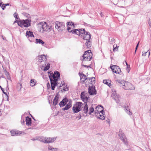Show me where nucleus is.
<instances>
[{
    "instance_id": "obj_31",
    "label": "nucleus",
    "mask_w": 151,
    "mask_h": 151,
    "mask_svg": "<svg viewBox=\"0 0 151 151\" xmlns=\"http://www.w3.org/2000/svg\"><path fill=\"white\" fill-rule=\"evenodd\" d=\"M94 111V109L93 106H91L89 108V111L88 112V113L89 115H91V113Z\"/></svg>"
},
{
    "instance_id": "obj_7",
    "label": "nucleus",
    "mask_w": 151,
    "mask_h": 151,
    "mask_svg": "<svg viewBox=\"0 0 151 151\" xmlns=\"http://www.w3.org/2000/svg\"><path fill=\"white\" fill-rule=\"evenodd\" d=\"M110 68L113 72L118 74L120 73L121 69L118 66L116 65H111Z\"/></svg>"
},
{
    "instance_id": "obj_1",
    "label": "nucleus",
    "mask_w": 151,
    "mask_h": 151,
    "mask_svg": "<svg viewBox=\"0 0 151 151\" xmlns=\"http://www.w3.org/2000/svg\"><path fill=\"white\" fill-rule=\"evenodd\" d=\"M78 35L80 36L84 40H88L91 38V35L89 32H86L85 29H78Z\"/></svg>"
},
{
    "instance_id": "obj_56",
    "label": "nucleus",
    "mask_w": 151,
    "mask_h": 151,
    "mask_svg": "<svg viewBox=\"0 0 151 151\" xmlns=\"http://www.w3.org/2000/svg\"><path fill=\"white\" fill-rule=\"evenodd\" d=\"M21 123L22 125H24L25 121H24V120H22V119H21Z\"/></svg>"
},
{
    "instance_id": "obj_64",
    "label": "nucleus",
    "mask_w": 151,
    "mask_h": 151,
    "mask_svg": "<svg viewBox=\"0 0 151 151\" xmlns=\"http://www.w3.org/2000/svg\"><path fill=\"white\" fill-rule=\"evenodd\" d=\"M4 5L5 6H9V3L7 4H4Z\"/></svg>"
},
{
    "instance_id": "obj_20",
    "label": "nucleus",
    "mask_w": 151,
    "mask_h": 151,
    "mask_svg": "<svg viewBox=\"0 0 151 151\" xmlns=\"http://www.w3.org/2000/svg\"><path fill=\"white\" fill-rule=\"evenodd\" d=\"M85 105L84 106L83 110L85 114H87L88 112V108L87 104L86 102H85Z\"/></svg>"
},
{
    "instance_id": "obj_19",
    "label": "nucleus",
    "mask_w": 151,
    "mask_h": 151,
    "mask_svg": "<svg viewBox=\"0 0 151 151\" xmlns=\"http://www.w3.org/2000/svg\"><path fill=\"white\" fill-rule=\"evenodd\" d=\"M25 121L27 125L29 126H31L32 124V119L29 116H27L26 117Z\"/></svg>"
},
{
    "instance_id": "obj_35",
    "label": "nucleus",
    "mask_w": 151,
    "mask_h": 151,
    "mask_svg": "<svg viewBox=\"0 0 151 151\" xmlns=\"http://www.w3.org/2000/svg\"><path fill=\"white\" fill-rule=\"evenodd\" d=\"M65 25L64 24L62 26H61L58 29V31H59L60 32H62L63 29H65Z\"/></svg>"
},
{
    "instance_id": "obj_13",
    "label": "nucleus",
    "mask_w": 151,
    "mask_h": 151,
    "mask_svg": "<svg viewBox=\"0 0 151 151\" xmlns=\"http://www.w3.org/2000/svg\"><path fill=\"white\" fill-rule=\"evenodd\" d=\"M113 99L115 100L116 103H119L120 99V97L119 96L117 95L116 93V91H114L112 93Z\"/></svg>"
},
{
    "instance_id": "obj_63",
    "label": "nucleus",
    "mask_w": 151,
    "mask_h": 151,
    "mask_svg": "<svg viewBox=\"0 0 151 151\" xmlns=\"http://www.w3.org/2000/svg\"><path fill=\"white\" fill-rule=\"evenodd\" d=\"M88 52V53H89L91 54V55H92V53L91 52V50H88L87 51Z\"/></svg>"
},
{
    "instance_id": "obj_18",
    "label": "nucleus",
    "mask_w": 151,
    "mask_h": 151,
    "mask_svg": "<svg viewBox=\"0 0 151 151\" xmlns=\"http://www.w3.org/2000/svg\"><path fill=\"white\" fill-rule=\"evenodd\" d=\"M59 95L58 93L55 96L53 101V104L56 105L57 104L58 101Z\"/></svg>"
},
{
    "instance_id": "obj_49",
    "label": "nucleus",
    "mask_w": 151,
    "mask_h": 151,
    "mask_svg": "<svg viewBox=\"0 0 151 151\" xmlns=\"http://www.w3.org/2000/svg\"><path fill=\"white\" fill-rule=\"evenodd\" d=\"M139 41L137 44V45H136V47H135V53L136 52V50H137L138 47V46H139Z\"/></svg>"
},
{
    "instance_id": "obj_22",
    "label": "nucleus",
    "mask_w": 151,
    "mask_h": 151,
    "mask_svg": "<svg viewBox=\"0 0 151 151\" xmlns=\"http://www.w3.org/2000/svg\"><path fill=\"white\" fill-rule=\"evenodd\" d=\"M55 27L56 28L58 29L61 26L63 25L64 24L63 22H58L57 21L55 22Z\"/></svg>"
},
{
    "instance_id": "obj_54",
    "label": "nucleus",
    "mask_w": 151,
    "mask_h": 151,
    "mask_svg": "<svg viewBox=\"0 0 151 151\" xmlns=\"http://www.w3.org/2000/svg\"><path fill=\"white\" fill-rule=\"evenodd\" d=\"M148 24H149V26L150 27H151V21H150V19H149L148 21Z\"/></svg>"
},
{
    "instance_id": "obj_53",
    "label": "nucleus",
    "mask_w": 151,
    "mask_h": 151,
    "mask_svg": "<svg viewBox=\"0 0 151 151\" xmlns=\"http://www.w3.org/2000/svg\"><path fill=\"white\" fill-rule=\"evenodd\" d=\"M86 76L84 75V74H82V79L83 78H84L85 79H86Z\"/></svg>"
},
{
    "instance_id": "obj_23",
    "label": "nucleus",
    "mask_w": 151,
    "mask_h": 151,
    "mask_svg": "<svg viewBox=\"0 0 151 151\" xmlns=\"http://www.w3.org/2000/svg\"><path fill=\"white\" fill-rule=\"evenodd\" d=\"M10 132L11 135L12 136H17L19 134L18 131L15 130H12Z\"/></svg>"
},
{
    "instance_id": "obj_40",
    "label": "nucleus",
    "mask_w": 151,
    "mask_h": 151,
    "mask_svg": "<svg viewBox=\"0 0 151 151\" xmlns=\"http://www.w3.org/2000/svg\"><path fill=\"white\" fill-rule=\"evenodd\" d=\"M115 39L111 37H110L109 38V42L110 44H113L114 43Z\"/></svg>"
},
{
    "instance_id": "obj_46",
    "label": "nucleus",
    "mask_w": 151,
    "mask_h": 151,
    "mask_svg": "<svg viewBox=\"0 0 151 151\" xmlns=\"http://www.w3.org/2000/svg\"><path fill=\"white\" fill-rule=\"evenodd\" d=\"M14 17L16 19H18V15L17 13H15L14 15Z\"/></svg>"
},
{
    "instance_id": "obj_34",
    "label": "nucleus",
    "mask_w": 151,
    "mask_h": 151,
    "mask_svg": "<svg viewBox=\"0 0 151 151\" xmlns=\"http://www.w3.org/2000/svg\"><path fill=\"white\" fill-rule=\"evenodd\" d=\"M85 96L84 95V92H82L81 93V99H82V101H83L84 102H85Z\"/></svg>"
},
{
    "instance_id": "obj_16",
    "label": "nucleus",
    "mask_w": 151,
    "mask_h": 151,
    "mask_svg": "<svg viewBox=\"0 0 151 151\" xmlns=\"http://www.w3.org/2000/svg\"><path fill=\"white\" fill-rule=\"evenodd\" d=\"M72 104V101L71 100H69V102L67 104H66V106L65 107L62 109V110H68L71 107Z\"/></svg>"
},
{
    "instance_id": "obj_45",
    "label": "nucleus",
    "mask_w": 151,
    "mask_h": 151,
    "mask_svg": "<svg viewBox=\"0 0 151 151\" xmlns=\"http://www.w3.org/2000/svg\"><path fill=\"white\" fill-rule=\"evenodd\" d=\"M104 114H100V118L99 119H100L102 120H104L105 119V116L104 115Z\"/></svg>"
},
{
    "instance_id": "obj_48",
    "label": "nucleus",
    "mask_w": 151,
    "mask_h": 151,
    "mask_svg": "<svg viewBox=\"0 0 151 151\" xmlns=\"http://www.w3.org/2000/svg\"><path fill=\"white\" fill-rule=\"evenodd\" d=\"M52 151H57L58 150V148H53L52 147Z\"/></svg>"
},
{
    "instance_id": "obj_42",
    "label": "nucleus",
    "mask_w": 151,
    "mask_h": 151,
    "mask_svg": "<svg viewBox=\"0 0 151 151\" xmlns=\"http://www.w3.org/2000/svg\"><path fill=\"white\" fill-rule=\"evenodd\" d=\"M126 64L127 65V68L126 69V70L128 73H129L130 71V65H128L127 63L125 61Z\"/></svg>"
},
{
    "instance_id": "obj_37",
    "label": "nucleus",
    "mask_w": 151,
    "mask_h": 151,
    "mask_svg": "<svg viewBox=\"0 0 151 151\" xmlns=\"http://www.w3.org/2000/svg\"><path fill=\"white\" fill-rule=\"evenodd\" d=\"M118 47L119 46H117L116 44H114L113 46V51H117Z\"/></svg>"
},
{
    "instance_id": "obj_4",
    "label": "nucleus",
    "mask_w": 151,
    "mask_h": 151,
    "mask_svg": "<svg viewBox=\"0 0 151 151\" xmlns=\"http://www.w3.org/2000/svg\"><path fill=\"white\" fill-rule=\"evenodd\" d=\"M38 27L40 28H42L43 31H48L49 32L52 29V27L51 26L48 25L46 22L40 23L38 24Z\"/></svg>"
},
{
    "instance_id": "obj_47",
    "label": "nucleus",
    "mask_w": 151,
    "mask_h": 151,
    "mask_svg": "<svg viewBox=\"0 0 151 151\" xmlns=\"http://www.w3.org/2000/svg\"><path fill=\"white\" fill-rule=\"evenodd\" d=\"M113 3L114 5H117L119 0H113Z\"/></svg>"
},
{
    "instance_id": "obj_2",
    "label": "nucleus",
    "mask_w": 151,
    "mask_h": 151,
    "mask_svg": "<svg viewBox=\"0 0 151 151\" xmlns=\"http://www.w3.org/2000/svg\"><path fill=\"white\" fill-rule=\"evenodd\" d=\"M30 19H26L25 20H20L19 21H16V22H17L18 26L23 28V26L25 27H28L31 26ZM16 21H15L16 22Z\"/></svg>"
},
{
    "instance_id": "obj_51",
    "label": "nucleus",
    "mask_w": 151,
    "mask_h": 151,
    "mask_svg": "<svg viewBox=\"0 0 151 151\" xmlns=\"http://www.w3.org/2000/svg\"><path fill=\"white\" fill-rule=\"evenodd\" d=\"M52 148L51 146L50 145H49L48 147V149L49 150H52Z\"/></svg>"
},
{
    "instance_id": "obj_6",
    "label": "nucleus",
    "mask_w": 151,
    "mask_h": 151,
    "mask_svg": "<svg viewBox=\"0 0 151 151\" xmlns=\"http://www.w3.org/2000/svg\"><path fill=\"white\" fill-rule=\"evenodd\" d=\"M88 93L90 95H95L96 94L97 91L95 86H89L88 89Z\"/></svg>"
},
{
    "instance_id": "obj_30",
    "label": "nucleus",
    "mask_w": 151,
    "mask_h": 151,
    "mask_svg": "<svg viewBox=\"0 0 151 151\" xmlns=\"http://www.w3.org/2000/svg\"><path fill=\"white\" fill-rule=\"evenodd\" d=\"M62 86H63V90L65 91H67L69 89L68 87H67V85H66V86H65V83H62Z\"/></svg>"
},
{
    "instance_id": "obj_38",
    "label": "nucleus",
    "mask_w": 151,
    "mask_h": 151,
    "mask_svg": "<svg viewBox=\"0 0 151 151\" xmlns=\"http://www.w3.org/2000/svg\"><path fill=\"white\" fill-rule=\"evenodd\" d=\"M118 47L119 46H117L116 44H114L113 46V51H117Z\"/></svg>"
},
{
    "instance_id": "obj_62",
    "label": "nucleus",
    "mask_w": 151,
    "mask_h": 151,
    "mask_svg": "<svg viewBox=\"0 0 151 151\" xmlns=\"http://www.w3.org/2000/svg\"><path fill=\"white\" fill-rule=\"evenodd\" d=\"M85 101H87L88 99V98L87 96H86L85 97Z\"/></svg>"
},
{
    "instance_id": "obj_21",
    "label": "nucleus",
    "mask_w": 151,
    "mask_h": 151,
    "mask_svg": "<svg viewBox=\"0 0 151 151\" xmlns=\"http://www.w3.org/2000/svg\"><path fill=\"white\" fill-rule=\"evenodd\" d=\"M116 5L118 6L122 7L125 4V1L124 0H119Z\"/></svg>"
},
{
    "instance_id": "obj_41",
    "label": "nucleus",
    "mask_w": 151,
    "mask_h": 151,
    "mask_svg": "<svg viewBox=\"0 0 151 151\" xmlns=\"http://www.w3.org/2000/svg\"><path fill=\"white\" fill-rule=\"evenodd\" d=\"M35 83L34 79H32L30 81V86H34L35 85Z\"/></svg>"
},
{
    "instance_id": "obj_52",
    "label": "nucleus",
    "mask_w": 151,
    "mask_h": 151,
    "mask_svg": "<svg viewBox=\"0 0 151 151\" xmlns=\"http://www.w3.org/2000/svg\"><path fill=\"white\" fill-rule=\"evenodd\" d=\"M68 27L67 28V30L69 32H70V31L71 30V28L69 26H67Z\"/></svg>"
},
{
    "instance_id": "obj_26",
    "label": "nucleus",
    "mask_w": 151,
    "mask_h": 151,
    "mask_svg": "<svg viewBox=\"0 0 151 151\" xmlns=\"http://www.w3.org/2000/svg\"><path fill=\"white\" fill-rule=\"evenodd\" d=\"M88 41L86 42V45L88 48H89L91 47V42L89 40H87Z\"/></svg>"
},
{
    "instance_id": "obj_32",
    "label": "nucleus",
    "mask_w": 151,
    "mask_h": 151,
    "mask_svg": "<svg viewBox=\"0 0 151 151\" xmlns=\"http://www.w3.org/2000/svg\"><path fill=\"white\" fill-rule=\"evenodd\" d=\"M126 111L129 115H131L132 114V113L130 111V109L128 106H127L126 108Z\"/></svg>"
},
{
    "instance_id": "obj_61",
    "label": "nucleus",
    "mask_w": 151,
    "mask_h": 151,
    "mask_svg": "<svg viewBox=\"0 0 151 151\" xmlns=\"http://www.w3.org/2000/svg\"><path fill=\"white\" fill-rule=\"evenodd\" d=\"M83 66L84 67H87V68H88L89 67H90V66H88L86 65H83Z\"/></svg>"
},
{
    "instance_id": "obj_28",
    "label": "nucleus",
    "mask_w": 151,
    "mask_h": 151,
    "mask_svg": "<svg viewBox=\"0 0 151 151\" xmlns=\"http://www.w3.org/2000/svg\"><path fill=\"white\" fill-rule=\"evenodd\" d=\"M45 67L44 69V71H46L49 69L50 67V64L49 63H47L45 62Z\"/></svg>"
},
{
    "instance_id": "obj_36",
    "label": "nucleus",
    "mask_w": 151,
    "mask_h": 151,
    "mask_svg": "<svg viewBox=\"0 0 151 151\" xmlns=\"http://www.w3.org/2000/svg\"><path fill=\"white\" fill-rule=\"evenodd\" d=\"M95 114L96 118L98 119H99L100 118V114L99 112L95 110Z\"/></svg>"
},
{
    "instance_id": "obj_11",
    "label": "nucleus",
    "mask_w": 151,
    "mask_h": 151,
    "mask_svg": "<svg viewBox=\"0 0 151 151\" xmlns=\"http://www.w3.org/2000/svg\"><path fill=\"white\" fill-rule=\"evenodd\" d=\"M56 137L45 138L44 139H43L42 141L45 143H49L54 142L56 139Z\"/></svg>"
},
{
    "instance_id": "obj_39",
    "label": "nucleus",
    "mask_w": 151,
    "mask_h": 151,
    "mask_svg": "<svg viewBox=\"0 0 151 151\" xmlns=\"http://www.w3.org/2000/svg\"><path fill=\"white\" fill-rule=\"evenodd\" d=\"M0 88H1L2 91L3 92V93H4V94H5L6 95V96L7 100H8L9 97H8V95L7 93H6L4 91V89L2 88L0 85Z\"/></svg>"
},
{
    "instance_id": "obj_27",
    "label": "nucleus",
    "mask_w": 151,
    "mask_h": 151,
    "mask_svg": "<svg viewBox=\"0 0 151 151\" xmlns=\"http://www.w3.org/2000/svg\"><path fill=\"white\" fill-rule=\"evenodd\" d=\"M36 43H39L43 45L45 44L44 42L42 40L40 39H36Z\"/></svg>"
},
{
    "instance_id": "obj_60",
    "label": "nucleus",
    "mask_w": 151,
    "mask_h": 151,
    "mask_svg": "<svg viewBox=\"0 0 151 151\" xmlns=\"http://www.w3.org/2000/svg\"><path fill=\"white\" fill-rule=\"evenodd\" d=\"M117 81L119 83H121V84H122V81H121L120 80H118Z\"/></svg>"
},
{
    "instance_id": "obj_12",
    "label": "nucleus",
    "mask_w": 151,
    "mask_h": 151,
    "mask_svg": "<svg viewBox=\"0 0 151 151\" xmlns=\"http://www.w3.org/2000/svg\"><path fill=\"white\" fill-rule=\"evenodd\" d=\"M26 36L27 37L29 40L30 42H32V39L34 38V36L33 34V32L30 31H27L26 33Z\"/></svg>"
},
{
    "instance_id": "obj_17",
    "label": "nucleus",
    "mask_w": 151,
    "mask_h": 151,
    "mask_svg": "<svg viewBox=\"0 0 151 151\" xmlns=\"http://www.w3.org/2000/svg\"><path fill=\"white\" fill-rule=\"evenodd\" d=\"M125 87H123V88L125 90H131L132 85L130 83L128 82L125 81Z\"/></svg>"
},
{
    "instance_id": "obj_14",
    "label": "nucleus",
    "mask_w": 151,
    "mask_h": 151,
    "mask_svg": "<svg viewBox=\"0 0 151 151\" xmlns=\"http://www.w3.org/2000/svg\"><path fill=\"white\" fill-rule=\"evenodd\" d=\"M69 101L68 98H65L60 102L59 105L60 107H63L66 105L68 102H69Z\"/></svg>"
},
{
    "instance_id": "obj_33",
    "label": "nucleus",
    "mask_w": 151,
    "mask_h": 151,
    "mask_svg": "<svg viewBox=\"0 0 151 151\" xmlns=\"http://www.w3.org/2000/svg\"><path fill=\"white\" fill-rule=\"evenodd\" d=\"M103 106L101 105L100 106H97L95 108V109H97V111L99 112L100 110H101V109H103Z\"/></svg>"
},
{
    "instance_id": "obj_55",
    "label": "nucleus",
    "mask_w": 151,
    "mask_h": 151,
    "mask_svg": "<svg viewBox=\"0 0 151 151\" xmlns=\"http://www.w3.org/2000/svg\"><path fill=\"white\" fill-rule=\"evenodd\" d=\"M148 51H149V50H148L147 51V52H145L144 53L142 52V55L143 56H145L146 55V54L147 53V52H148Z\"/></svg>"
},
{
    "instance_id": "obj_57",
    "label": "nucleus",
    "mask_w": 151,
    "mask_h": 151,
    "mask_svg": "<svg viewBox=\"0 0 151 151\" xmlns=\"http://www.w3.org/2000/svg\"><path fill=\"white\" fill-rule=\"evenodd\" d=\"M18 85V86L20 88V89H21L22 87V84L20 83H19Z\"/></svg>"
},
{
    "instance_id": "obj_58",
    "label": "nucleus",
    "mask_w": 151,
    "mask_h": 151,
    "mask_svg": "<svg viewBox=\"0 0 151 151\" xmlns=\"http://www.w3.org/2000/svg\"><path fill=\"white\" fill-rule=\"evenodd\" d=\"M79 116H77L76 117V118H79L78 119H81V114H79Z\"/></svg>"
},
{
    "instance_id": "obj_44",
    "label": "nucleus",
    "mask_w": 151,
    "mask_h": 151,
    "mask_svg": "<svg viewBox=\"0 0 151 151\" xmlns=\"http://www.w3.org/2000/svg\"><path fill=\"white\" fill-rule=\"evenodd\" d=\"M103 83L109 86L111 84V83L110 82H108L106 80H104L103 81Z\"/></svg>"
},
{
    "instance_id": "obj_15",
    "label": "nucleus",
    "mask_w": 151,
    "mask_h": 151,
    "mask_svg": "<svg viewBox=\"0 0 151 151\" xmlns=\"http://www.w3.org/2000/svg\"><path fill=\"white\" fill-rule=\"evenodd\" d=\"M39 62L41 63L42 61H46L47 58L45 55H39L38 57Z\"/></svg>"
},
{
    "instance_id": "obj_5",
    "label": "nucleus",
    "mask_w": 151,
    "mask_h": 151,
    "mask_svg": "<svg viewBox=\"0 0 151 151\" xmlns=\"http://www.w3.org/2000/svg\"><path fill=\"white\" fill-rule=\"evenodd\" d=\"M119 136L120 137V138L124 143V144L126 145H128V142L126 137L124 134L123 133L122 131H119Z\"/></svg>"
},
{
    "instance_id": "obj_8",
    "label": "nucleus",
    "mask_w": 151,
    "mask_h": 151,
    "mask_svg": "<svg viewBox=\"0 0 151 151\" xmlns=\"http://www.w3.org/2000/svg\"><path fill=\"white\" fill-rule=\"evenodd\" d=\"M49 77L50 81L53 80V77H54V79H55L56 78H60V73L59 72L55 71L54 72V74L52 73H50V74L49 75Z\"/></svg>"
},
{
    "instance_id": "obj_9",
    "label": "nucleus",
    "mask_w": 151,
    "mask_h": 151,
    "mask_svg": "<svg viewBox=\"0 0 151 151\" xmlns=\"http://www.w3.org/2000/svg\"><path fill=\"white\" fill-rule=\"evenodd\" d=\"M88 52L86 51L84 54L83 55V61L84 60L89 61L91 59V55L90 54L88 53Z\"/></svg>"
},
{
    "instance_id": "obj_50",
    "label": "nucleus",
    "mask_w": 151,
    "mask_h": 151,
    "mask_svg": "<svg viewBox=\"0 0 151 151\" xmlns=\"http://www.w3.org/2000/svg\"><path fill=\"white\" fill-rule=\"evenodd\" d=\"M99 112L100 113H101V114H104L105 115V114H104V109H102V110H100Z\"/></svg>"
},
{
    "instance_id": "obj_43",
    "label": "nucleus",
    "mask_w": 151,
    "mask_h": 151,
    "mask_svg": "<svg viewBox=\"0 0 151 151\" xmlns=\"http://www.w3.org/2000/svg\"><path fill=\"white\" fill-rule=\"evenodd\" d=\"M5 75L7 77V79L11 80V78L9 76V74L8 72H7V73H5Z\"/></svg>"
},
{
    "instance_id": "obj_59",
    "label": "nucleus",
    "mask_w": 151,
    "mask_h": 151,
    "mask_svg": "<svg viewBox=\"0 0 151 151\" xmlns=\"http://www.w3.org/2000/svg\"><path fill=\"white\" fill-rule=\"evenodd\" d=\"M1 7L2 8V9L3 10H4L5 9L6 6H5V5L4 6H3L2 5L1 6Z\"/></svg>"
},
{
    "instance_id": "obj_24",
    "label": "nucleus",
    "mask_w": 151,
    "mask_h": 151,
    "mask_svg": "<svg viewBox=\"0 0 151 151\" xmlns=\"http://www.w3.org/2000/svg\"><path fill=\"white\" fill-rule=\"evenodd\" d=\"M86 80L89 81L91 82H92V81H95V78L94 77H92L91 78H86V79H84V80L83 81V83Z\"/></svg>"
},
{
    "instance_id": "obj_25",
    "label": "nucleus",
    "mask_w": 151,
    "mask_h": 151,
    "mask_svg": "<svg viewBox=\"0 0 151 151\" xmlns=\"http://www.w3.org/2000/svg\"><path fill=\"white\" fill-rule=\"evenodd\" d=\"M78 29H75L71 30L70 31V33H72V34H76L78 35L79 31Z\"/></svg>"
},
{
    "instance_id": "obj_3",
    "label": "nucleus",
    "mask_w": 151,
    "mask_h": 151,
    "mask_svg": "<svg viewBox=\"0 0 151 151\" xmlns=\"http://www.w3.org/2000/svg\"><path fill=\"white\" fill-rule=\"evenodd\" d=\"M82 103L81 102H76L72 108L73 111L75 113L79 112L82 109Z\"/></svg>"
},
{
    "instance_id": "obj_10",
    "label": "nucleus",
    "mask_w": 151,
    "mask_h": 151,
    "mask_svg": "<svg viewBox=\"0 0 151 151\" xmlns=\"http://www.w3.org/2000/svg\"><path fill=\"white\" fill-rule=\"evenodd\" d=\"M53 80L50 81L51 89L52 90H54L55 89V88L58 84V81L59 78H56L54 79V77H53Z\"/></svg>"
},
{
    "instance_id": "obj_29",
    "label": "nucleus",
    "mask_w": 151,
    "mask_h": 151,
    "mask_svg": "<svg viewBox=\"0 0 151 151\" xmlns=\"http://www.w3.org/2000/svg\"><path fill=\"white\" fill-rule=\"evenodd\" d=\"M75 24H74V23L72 22H68L67 23V26H73V28L75 27Z\"/></svg>"
}]
</instances>
